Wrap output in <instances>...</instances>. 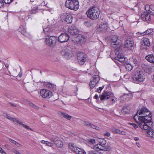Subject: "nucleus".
I'll return each mask as SVG.
<instances>
[{
    "label": "nucleus",
    "mask_w": 154,
    "mask_h": 154,
    "mask_svg": "<svg viewBox=\"0 0 154 154\" xmlns=\"http://www.w3.org/2000/svg\"><path fill=\"white\" fill-rule=\"evenodd\" d=\"M152 115L146 108H143L138 110L134 117L139 127L143 130H147L153 126L152 121Z\"/></svg>",
    "instance_id": "f257e3e1"
},
{
    "label": "nucleus",
    "mask_w": 154,
    "mask_h": 154,
    "mask_svg": "<svg viewBox=\"0 0 154 154\" xmlns=\"http://www.w3.org/2000/svg\"><path fill=\"white\" fill-rule=\"evenodd\" d=\"M43 28L44 32L42 33V35L45 34L48 37L45 38V42L48 46L51 47H54L56 45L57 41V38L54 36H49V33L51 31V29L47 26L46 27L45 24L43 26Z\"/></svg>",
    "instance_id": "f03ea898"
},
{
    "label": "nucleus",
    "mask_w": 154,
    "mask_h": 154,
    "mask_svg": "<svg viewBox=\"0 0 154 154\" xmlns=\"http://www.w3.org/2000/svg\"><path fill=\"white\" fill-rule=\"evenodd\" d=\"M100 12L97 8L92 7L89 8L86 12L87 17L91 20H96L99 17Z\"/></svg>",
    "instance_id": "7ed1b4c3"
},
{
    "label": "nucleus",
    "mask_w": 154,
    "mask_h": 154,
    "mask_svg": "<svg viewBox=\"0 0 154 154\" xmlns=\"http://www.w3.org/2000/svg\"><path fill=\"white\" fill-rule=\"evenodd\" d=\"M68 32L73 35H75L74 38H76V39L73 40V41H75L77 42H81L82 40V38H84V37L83 36L81 35H77L78 32L79 31L78 29L76 28L75 26L74 25H72L69 26L68 29Z\"/></svg>",
    "instance_id": "20e7f679"
},
{
    "label": "nucleus",
    "mask_w": 154,
    "mask_h": 154,
    "mask_svg": "<svg viewBox=\"0 0 154 154\" xmlns=\"http://www.w3.org/2000/svg\"><path fill=\"white\" fill-rule=\"evenodd\" d=\"M134 82L139 84L143 82L145 80V77L142 71L137 70L135 72L132 76Z\"/></svg>",
    "instance_id": "39448f33"
},
{
    "label": "nucleus",
    "mask_w": 154,
    "mask_h": 154,
    "mask_svg": "<svg viewBox=\"0 0 154 154\" xmlns=\"http://www.w3.org/2000/svg\"><path fill=\"white\" fill-rule=\"evenodd\" d=\"M65 5L69 9L75 11H77L79 7L78 0H66Z\"/></svg>",
    "instance_id": "423d86ee"
},
{
    "label": "nucleus",
    "mask_w": 154,
    "mask_h": 154,
    "mask_svg": "<svg viewBox=\"0 0 154 154\" xmlns=\"http://www.w3.org/2000/svg\"><path fill=\"white\" fill-rule=\"evenodd\" d=\"M110 97H114V94L111 91H104L103 92L102 95H100L98 97L97 94H95L94 97V98L98 100L99 98H100V100L101 101L103 100L109 99Z\"/></svg>",
    "instance_id": "0eeeda50"
},
{
    "label": "nucleus",
    "mask_w": 154,
    "mask_h": 154,
    "mask_svg": "<svg viewBox=\"0 0 154 154\" xmlns=\"http://www.w3.org/2000/svg\"><path fill=\"white\" fill-rule=\"evenodd\" d=\"M40 95L43 98H49L53 95L52 91L46 89H42L40 90Z\"/></svg>",
    "instance_id": "6e6552de"
},
{
    "label": "nucleus",
    "mask_w": 154,
    "mask_h": 154,
    "mask_svg": "<svg viewBox=\"0 0 154 154\" xmlns=\"http://www.w3.org/2000/svg\"><path fill=\"white\" fill-rule=\"evenodd\" d=\"M120 40L118 39V37L116 35L112 36L111 41V45L113 48H116L120 46Z\"/></svg>",
    "instance_id": "1a4fd4ad"
},
{
    "label": "nucleus",
    "mask_w": 154,
    "mask_h": 154,
    "mask_svg": "<svg viewBox=\"0 0 154 154\" xmlns=\"http://www.w3.org/2000/svg\"><path fill=\"white\" fill-rule=\"evenodd\" d=\"M100 80V78L98 75H95L91 78L90 83V86L91 88H94L98 83Z\"/></svg>",
    "instance_id": "9d476101"
},
{
    "label": "nucleus",
    "mask_w": 154,
    "mask_h": 154,
    "mask_svg": "<svg viewBox=\"0 0 154 154\" xmlns=\"http://www.w3.org/2000/svg\"><path fill=\"white\" fill-rule=\"evenodd\" d=\"M77 59L79 64L83 65L87 60V56L83 53H79L77 54Z\"/></svg>",
    "instance_id": "9b49d317"
},
{
    "label": "nucleus",
    "mask_w": 154,
    "mask_h": 154,
    "mask_svg": "<svg viewBox=\"0 0 154 154\" xmlns=\"http://www.w3.org/2000/svg\"><path fill=\"white\" fill-rule=\"evenodd\" d=\"M69 38V36L66 33H61L58 38L59 42H64L67 41Z\"/></svg>",
    "instance_id": "f8f14e48"
},
{
    "label": "nucleus",
    "mask_w": 154,
    "mask_h": 154,
    "mask_svg": "<svg viewBox=\"0 0 154 154\" xmlns=\"http://www.w3.org/2000/svg\"><path fill=\"white\" fill-rule=\"evenodd\" d=\"M150 14L149 12L145 11L142 13L141 17L143 21H149L151 19Z\"/></svg>",
    "instance_id": "ddd939ff"
},
{
    "label": "nucleus",
    "mask_w": 154,
    "mask_h": 154,
    "mask_svg": "<svg viewBox=\"0 0 154 154\" xmlns=\"http://www.w3.org/2000/svg\"><path fill=\"white\" fill-rule=\"evenodd\" d=\"M71 51L67 49L63 50L61 52L62 54L66 59L70 58L71 57Z\"/></svg>",
    "instance_id": "4468645a"
},
{
    "label": "nucleus",
    "mask_w": 154,
    "mask_h": 154,
    "mask_svg": "<svg viewBox=\"0 0 154 154\" xmlns=\"http://www.w3.org/2000/svg\"><path fill=\"white\" fill-rule=\"evenodd\" d=\"M10 120L13 121L14 123H18L20 125H22L23 127L25 128L28 130H30L31 131L32 130V129L30 128L29 126L23 124L21 122L19 121L16 119L10 117Z\"/></svg>",
    "instance_id": "2eb2a0df"
},
{
    "label": "nucleus",
    "mask_w": 154,
    "mask_h": 154,
    "mask_svg": "<svg viewBox=\"0 0 154 154\" xmlns=\"http://www.w3.org/2000/svg\"><path fill=\"white\" fill-rule=\"evenodd\" d=\"M63 20L67 23H71L72 21V17L70 14H66L63 16Z\"/></svg>",
    "instance_id": "dca6fc26"
},
{
    "label": "nucleus",
    "mask_w": 154,
    "mask_h": 154,
    "mask_svg": "<svg viewBox=\"0 0 154 154\" xmlns=\"http://www.w3.org/2000/svg\"><path fill=\"white\" fill-rule=\"evenodd\" d=\"M18 30L24 35L26 37L29 36V34L26 31L25 26H20L18 28Z\"/></svg>",
    "instance_id": "f3484780"
},
{
    "label": "nucleus",
    "mask_w": 154,
    "mask_h": 154,
    "mask_svg": "<svg viewBox=\"0 0 154 154\" xmlns=\"http://www.w3.org/2000/svg\"><path fill=\"white\" fill-rule=\"evenodd\" d=\"M153 31V29L152 28H149L143 32H138L137 33V34L138 36H142L149 34L152 32Z\"/></svg>",
    "instance_id": "a211bd4d"
},
{
    "label": "nucleus",
    "mask_w": 154,
    "mask_h": 154,
    "mask_svg": "<svg viewBox=\"0 0 154 154\" xmlns=\"http://www.w3.org/2000/svg\"><path fill=\"white\" fill-rule=\"evenodd\" d=\"M111 130L114 134L117 133L122 135H125L126 134V132L125 131H122L115 127L112 128L111 129Z\"/></svg>",
    "instance_id": "6ab92c4d"
},
{
    "label": "nucleus",
    "mask_w": 154,
    "mask_h": 154,
    "mask_svg": "<svg viewBox=\"0 0 154 154\" xmlns=\"http://www.w3.org/2000/svg\"><path fill=\"white\" fill-rule=\"evenodd\" d=\"M44 85L46 87L49 88L50 89L54 91L56 90V85L49 82H44Z\"/></svg>",
    "instance_id": "aec40b11"
},
{
    "label": "nucleus",
    "mask_w": 154,
    "mask_h": 154,
    "mask_svg": "<svg viewBox=\"0 0 154 154\" xmlns=\"http://www.w3.org/2000/svg\"><path fill=\"white\" fill-rule=\"evenodd\" d=\"M145 59L149 62L154 64V54H151L146 56Z\"/></svg>",
    "instance_id": "412c9836"
},
{
    "label": "nucleus",
    "mask_w": 154,
    "mask_h": 154,
    "mask_svg": "<svg viewBox=\"0 0 154 154\" xmlns=\"http://www.w3.org/2000/svg\"><path fill=\"white\" fill-rule=\"evenodd\" d=\"M145 9L146 11L149 12L151 14V11H154V5H146L145 6Z\"/></svg>",
    "instance_id": "4be33fe9"
},
{
    "label": "nucleus",
    "mask_w": 154,
    "mask_h": 154,
    "mask_svg": "<svg viewBox=\"0 0 154 154\" xmlns=\"http://www.w3.org/2000/svg\"><path fill=\"white\" fill-rule=\"evenodd\" d=\"M68 147L69 149L74 152H75V151L76 150V149L78 148L77 147L72 143H69L68 144Z\"/></svg>",
    "instance_id": "5701e85b"
},
{
    "label": "nucleus",
    "mask_w": 154,
    "mask_h": 154,
    "mask_svg": "<svg viewBox=\"0 0 154 154\" xmlns=\"http://www.w3.org/2000/svg\"><path fill=\"white\" fill-rule=\"evenodd\" d=\"M133 42L131 41L127 40L125 42V48H129L132 46Z\"/></svg>",
    "instance_id": "b1692460"
},
{
    "label": "nucleus",
    "mask_w": 154,
    "mask_h": 154,
    "mask_svg": "<svg viewBox=\"0 0 154 154\" xmlns=\"http://www.w3.org/2000/svg\"><path fill=\"white\" fill-rule=\"evenodd\" d=\"M55 144L58 147H62L63 146V142L60 140L57 139L55 141Z\"/></svg>",
    "instance_id": "393cba45"
},
{
    "label": "nucleus",
    "mask_w": 154,
    "mask_h": 154,
    "mask_svg": "<svg viewBox=\"0 0 154 154\" xmlns=\"http://www.w3.org/2000/svg\"><path fill=\"white\" fill-rule=\"evenodd\" d=\"M102 145L100 144H97L93 146V148H91L94 149L95 150L99 151L102 150Z\"/></svg>",
    "instance_id": "a878e982"
},
{
    "label": "nucleus",
    "mask_w": 154,
    "mask_h": 154,
    "mask_svg": "<svg viewBox=\"0 0 154 154\" xmlns=\"http://www.w3.org/2000/svg\"><path fill=\"white\" fill-rule=\"evenodd\" d=\"M77 154H86L85 152L82 149L79 148L78 147L76 149L75 152Z\"/></svg>",
    "instance_id": "bb28decb"
},
{
    "label": "nucleus",
    "mask_w": 154,
    "mask_h": 154,
    "mask_svg": "<svg viewBox=\"0 0 154 154\" xmlns=\"http://www.w3.org/2000/svg\"><path fill=\"white\" fill-rule=\"evenodd\" d=\"M143 41L145 45L149 47L150 45V42L148 38H143Z\"/></svg>",
    "instance_id": "cd10ccee"
},
{
    "label": "nucleus",
    "mask_w": 154,
    "mask_h": 154,
    "mask_svg": "<svg viewBox=\"0 0 154 154\" xmlns=\"http://www.w3.org/2000/svg\"><path fill=\"white\" fill-rule=\"evenodd\" d=\"M96 141L98 142L99 143L102 145H105L106 143V141L104 139L98 138L96 140Z\"/></svg>",
    "instance_id": "c85d7f7f"
},
{
    "label": "nucleus",
    "mask_w": 154,
    "mask_h": 154,
    "mask_svg": "<svg viewBox=\"0 0 154 154\" xmlns=\"http://www.w3.org/2000/svg\"><path fill=\"white\" fill-rule=\"evenodd\" d=\"M129 110L130 108L128 106H125L122 108V112L123 114H126L129 112Z\"/></svg>",
    "instance_id": "c756f323"
},
{
    "label": "nucleus",
    "mask_w": 154,
    "mask_h": 154,
    "mask_svg": "<svg viewBox=\"0 0 154 154\" xmlns=\"http://www.w3.org/2000/svg\"><path fill=\"white\" fill-rule=\"evenodd\" d=\"M38 10V7L36 6L33 7L30 11V13L31 14H34L37 12Z\"/></svg>",
    "instance_id": "7c9ffc66"
},
{
    "label": "nucleus",
    "mask_w": 154,
    "mask_h": 154,
    "mask_svg": "<svg viewBox=\"0 0 154 154\" xmlns=\"http://www.w3.org/2000/svg\"><path fill=\"white\" fill-rule=\"evenodd\" d=\"M111 149V147L109 146H103L102 145L101 150L104 151H108Z\"/></svg>",
    "instance_id": "2f4dec72"
},
{
    "label": "nucleus",
    "mask_w": 154,
    "mask_h": 154,
    "mask_svg": "<svg viewBox=\"0 0 154 154\" xmlns=\"http://www.w3.org/2000/svg\"><path fill=\"white\" fill-rule=\"evenodd\" d=\"M108 24L106 23H103V24H101L100 25V28L103 29V30H106L108 28Z\"/></svg>",
    "instance_id": "473e14b6"
},
{
    "label": "nucleus",
    "mask_w": 154,
    "mask_h": 154,
    "mask_svg": "<svg viewBox=\"0 0 154 154\" xmlns=\"http://www.w3.org/2000/svg\"><path fill=\"white\" fill-rule=\"evenodd\" d=\"M125 68L127 70L129 71H131L133 68V66L130 64L128 63L125 65Z\"/></svg>",
    "instance_id": "72a5a7b5"
},
{
    "label": "nucleus",
    "mask_w": 154,
    "mask_h": 154,
    "mask_svg": "<svg viewBox=\"0 0 154 154\" xmlns=\"http://www.w3.org/2000/svg\"><path fill=\"white\" fill-rule=\"evenodd\" d=\"M62 115L64 118L68 120H70L72 118L71 116L69 115L66 113H62Z\"/></svg>",
    "instance_id": "f704fd0d"
},
{
    "label": "nucleus",
    "mask_w": 154,
    "mask_h": 154,
    "mask_svg": "<svg viewBox=\"0 0 154 154\" xmlns=\"http://www.w3.org/2000/svg\"><path fill=\"white\" fill-rule=\"evenodd\" d=\"M120 46L119 47H117L116 48V49H115V54L117 55V56H118V55H120L121 54H120Z\"/></svg>",
    "instance_id": "c9c22d12"
},
{
    "label": "nucleus",
    "mask_w": 154,
    "mask_h": 154,
    "mask_svg": "<svg viewBox=\"0 0 154 154\" xmlns=\"http://www.w3.org/2000/svg\"><path fill=\"white\" fill-rule=\"evenodd\" d=\"M153 127V126L151 128L147 129V130H149L147 131V133L151 137H153L154 136V132L153 131H152V130H150V129ZM147 130V129L146 130Z\"/></svg>",
    "instance_id": "e433bc0d"
},
{
    "label": "nucleus",
    "mask_w": 154,
    "mask_h": 154,
    "mask_svg": "<svg viewBox=\"0 0 154 154\" xmlns=\"http://www.w3.org/2000/svg\"><path fill=\"white\" fill-rule=\"evenodd\" d=\"M96 141L94 139H90L88 140V143L90 144H94L96 143Z\"/></svg>",
    "instance_id": "4c0bfd02"
},
{
    "label": "nucleus",
    "mask_w": 154,
    "mask_h": 154,
    "mask_svg": "<svg viewBox=\"0 0 154 154\" xmlns=\"http://www.w3.org/2000/svg\"><path fill=\"white\" fill-rule=\"evenodd\" d=\"M11 143L15 144L18 147L20 146V144L17 142L10 139V144Z\"/></svg>",
    "instance_id": "58836bf2"
},
{
    "label": "nucleus",
    "mask_w": 154,
    "mask_h": 154,
    "mask_svg": "<svg viewBox=\"0 0 154 154\" xmlns=\"http://www.w3.org/2000/svg\"><path fill=\"white\" fill-rule=\"evenodd\" d=\"M89 127L96 130H99V128L98 127L91 123Z\"/></svg>",
    "instance_id": "ea45409f"
},
{
    "label": "nucleus",
    "mask_w": 154,
    "mask_h": 154,
    "mask_svg": "<svg viewBox=\"0 0 154 154\" xmlns=\"http://www.w3.org/2000/svg\"><path fill=\"white\" fill-rule=\"evenodd\" d=\"M29 106L31 107H32L34 108H35L36 109H38L39 108L38 106H35V104H33V103H29Z\"/></svg>",
    "instance_id": "a19ab883"
},
{
    "label": "nucleus",
    "mask_w": 154,
    "mask_h": 154,
    "mask_svg": "<svg viewBox=\"0 0 154 154\" xmlns=\"http://www.w3.org/2000/svg\"><path fill=\"white\" fill-rule=\"evenodd\" d=\"M103 88H104V86H103L102 87H100L98 88L97 89V90L96 91H97L99 93H100L101 92Z\"/></svg>",
    "instance_id": "79ce46f5"
},
{
    "label": "nucleus",
    "mask_w": 154,
    "mask_h": 154,
    "mask_svg": "<svg viewBox=\"0 0 154 154\" xmlns=\"http://www.w3.org/2000/svg\"><path fill=\"white\" fill-rule=\"evenodd\" d=\"M118 58H125L124 56L122 55H121V54L118 55V56L115 57L114 58L115 59H118Z\"/></svg>",
    "instance_id": "37998d69"
},
{
    "label": "nucleus",
    "mask_w": 154,
    "mask_h": 154,
    "mask_svg": "<svg viewBox=\"0 0 154 154\" xmlns=\"http://www.w3.org/2000/svg\"><path fill=\"white\" fill-rule=\"evenodd\" d=\"M91 123L88 121H85L84 122V125L89 127Z\"/></svg>",
    "instance_id": "c03bdc74"
},
{
    "label": "nucleus",
    "mask_w": 154,
    "mask_h": 154,
    "mask_svg": "<svg viewBox=\"0 0 154 154\" xmlns=\"http://www.w3.org/2000/svg\"><path fill=\"white\" fill-rule=\"evenodd\" d=\"M129 124L132 125L135 129L137 128L138 127L137 125L135 124L129 123Z\"/></svg>",
    "instance_id": "a18cd8bd"
},
{
    "label": "nucleus",
    "mask_w": 154,
    "mask_h": 154,
    "mask_svg": "<svg viewBox=\"0 0 154 154\" xmlns=\"http://www.w3.org/2000/svg\"><path fill=\"white\" fill-rule=\"evenodd\" d=\"M89 154H98L94 151H91L88 152Z\"/></svg>",
    "instance_id": "49530a36"
},
{
    "label": "nucleus",
    "mask_w": 154,
    "mask_h": 154,
    "mask_svg": "<svg viewBox=\"0 0 154 154\" xmlns=\"http://www.w3.org/2000/svg\"><path fill=\"white\" fill-rule=\"evenodd\" d=\"M0 152L2 154H6V153L2 149V148L0 147Z\"/></svg>",
    "instance_id": "de8ad7c7"
},
{
    "label": "nucleus",
    "mask_w": 154,
    "mask_h": 154,
    "mask_svg": "<svg viewBox=\"0 0 154 154\" xmlns=\"http://www.w3.org/2000/svg\"><path fill=\"white\" fill-rule=\"evenodd\" d=\"M116 60H117L119 61L122 62H123L125 60V58H118V59H115Z\"/></svg>",
    "instance_id": "09e8293b"
},
{
    "label": "nucleus",
    "mask_w": 154,
    "mask_h": 154,
    "mask_svg": "<svg viewBox=\"0 0 154 154\" xmlns=\"http://www.w3.org/2000/svg\"><path fill=\"white\" fill-rule=\"evenodd\" d=\"M4 5V3L3 0H0V8L2 7Z\"/></svg>",
    "instance_id": "8fccbe9b"
},
{
    "label": "nucleus",
    "mask_w": 154,
    "mask_h": 154,
    "mask_svg": "<svg viewBox=\"0 0 154 154\" xmlns=\"http://www.w3.org/2000/svg\"><path fill=\"white\" fill-rule=\"evenodd\" d=\"M57 139L54 138L53 137H51L50 138V140L52 142H54L55 143V141Z\"/></svg>",
    "instance_id": "3c124183"
},
{
    "label": "nucleus",
    "mask_w": 154,
    "mask_h": 154,
    "mask_svg": "<svg viewBox=\"0 0 154 154\" xmlns=\"http://www.w3.org/2000/svg\"><path fill=\"white\" fill-rule=\"evenodd\" d=\"M45 144L47 146H51V143L50 142H49L47 141H46V142L45 143Z\"/></svg>",
    "instance_id": "603ef678"
},
{
    "label": "nucleus",
    "mask_w": 154,
    "mask_h": 154,
    "mask_svg": "<svg viewBox=\"0 0 154 154\" xmlns=\"http://www.w3.org/2000/svg\"><path fill=\"white\" fill-rule=\"evenodd\" d=\"M104 135L105 136L109 137L110 135V134L109 132H106V133L104 134Z\"/></svg>",
    "instance_id": "864d4df0"
},
{
    "label": "nucleus",
    "mask_w": 154,
    "mask_h": 154,
    "mask_svg": "<svg viewBox=\"0 0 154 154\" xmlns=\"http://www.w3.org/2000/svg\"><path fill=\"white\" fill-rule=\"evenodd\" d=\"M13 152L15 154H21L20 152H19L18 151L16 150H14L13 151Z\"/></svg>",
    "instance_id": "5fc2aeb1"
},
{
    "label": "nucleus",
    "mask_w": 154,
    "mask_h": 154,
    "mask_svg": "<svg viewBox=\"0 0 154 154\" xmlns=\"http://www.w3.org/2000/svg\"><path fill=\"white\" fill-rule=\"evenodd\" d=\"M22 72L21 71L18 74V75H17V76H19L20 77H22Z\"/></svg>",
    "instance_id": "6e6d98bb"
},
{
    "label": "nucleus",
    "mask_w": 154,
    "mask_h": 154,
    "mask_svg": "<svg viewBox=\"0 0 154 154\" xmlns=\"http://www.w3.org/2000/svg\"><path fill=\"white\" fill-rule=\"evenodd\" d=\"M136 144L138 148H140V147L141 145L139 143L136 142Z\"/></svg>",
    "instance_id": "4d7b16f0"
},
{
    "label": "nucleus",
    "mask_w": 154,
    "mask_h": 154,
    "mask_svg": "<svg viewBox=\"0 0 154 154\" xmlns=\"http://www.w3.org/2000/svg\"><path fill=\"white\" fill-rule=\"evenodd\" d=\"M133 62L135 64H137V60L135 59H133Z\"/></svg>",
    "instance_id": "13d9d810"
},
{
    "label": "nucleus",
    "mask_w": 154,
    "mask_h": 154,
    "mask_svg": "<svg viewBox=\"0 0 154 154\" xmlns=\"http://www.w3.org/2000/svg\"><path fill=\"white\" fill-rule=\"evenodd\" d=\"M10 105L13 107H16L17 106V105L16 104L12 103H10Z\"/></svg>",
    "instance_id": "bf43d9fd"
},
{
    "label": "nucleus",
    "mask_w": 154,
    "mask_h": 154,
    "mask_svg": "<svg viewBox=\"0 0 154 154\" xmlns=\"http://www.w3.org/2000/svg\"><path fill=\"white\" fill-rule=\"evenodd\" d=\"M6 4H10V2H9V1H3Z\"/></svg>",
    "instance_id": "052dcab7"
},
{
    "label": "nucleus",
    "mask_w": 154,
    "mask_h": 154,
    "mask_svg": "<svg viewBox=\"0 0 154 154\" xmlns=\"http://www.w3.org/2000/svg\"><path fill=\"white\" fill-rule=\"evenodd\" d=\"M134 139L135 141H137L139 140V138L138 137H135L134 138Z\"/></svg>",
    "instance_id": "680f3d73"
},
{
    "label": "nucleus",
    "mask_w": 154,
    "mask_h": 154,
    "mask_svg": "<svg viewBox=\"0 0 154 154\" xmlns=\"http://www.w3.org/2000/svg\"><path fill=\"white\" fill-rule=\"evenodd\" d=\"M46 142V141L42 140L41 141V143H42L45 144V142Z\"/></svg>",
    "instance_id": "e2e57ef3"
},
{
    "label": "nucleus",
    "mask_w": 154,
    "mask_h": 154,
    "mask_svg": "<svg viewBox=\"0 0 154 154\" xmlns=\"http://www.w3.org/2000/svg\"><path fill=\"white\" fill-rule=\"evenodd\" d=\"M114 76H115L116 77H117L118 76H119L118 74H115V73H114Z\"/></svg>",
    "instance_id": "0e129e2a"
},
{
    "label": "nucleus",
    "mask_w": 154,
    "mask_h": 154,
    "mask_svg": "<svg viewBox=\"0 0 154 154\" xmlns=\"http://www.w3.org/2000/svg\"><path fill=\"white\" fill-rule=\"evenodd\" d=\"M112 101L113 102H115L116 101V100H115V99L114 98H112Z\"/></svg>",
    "instance_id": "69168bd1"
},
{
    "label": "nucleus",
    "mask_w": 154,
    "mask_h": 154,
    "mask_svg": "<svg viewBox=\"0 0 154 154\" xmlns=\"http://www.w3.org/2000/svg\"><path fill=\"white\" fill-rule=\"evenodd\" d=\"M29 16V14L28 13H27L25 14V16H27L28 17Z\"/></svg>",
    "instance_id": "338daca9"
},
{
    "label": "nucleus",
    "mask_w": 154,
    "mask_h": 154,
    "mask_svg": "<svg viewBox=\"0 0 154 154\" xmlns=\"http://www.w3.org/2000/svg\"><path fill=\"white\" fill-rule=\"evenodd\" d=\"M153 82H154V75H153Z\"/></svg>",
    "instance_id": "774afa93"
}]
</instances>
